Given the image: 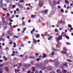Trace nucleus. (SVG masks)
Segmentation results:
<instances>
[{
  "label": "nucleus",
  "instance_id": "nucleus-1",
  "mask_svg": "<svg viewBox=\"0 0 73 73\" xmlns=\"http://www.w3.org/2000/svg\"><path fill=\"white\" fill-rule=\"evenodd\" d=\"M56 40H57V42H58L60 40H62V36L59 35L58 36V38H57V37H56Z\"/></svg>",
  "mask_w": 73,
  "mask_h": 73
},
{
  "label": "nucleus",
  "instance_id": "nucleus-2",
  "mask_svg": "<svg viewBox=\"0 0 73 73\" xmlns=\"http://www.w3.org/2000/svg\"><path fill=\"white\" fill-rule=\"evenodd\" d=\"M23 65V67H25L26 68H29L31 66V64H24Z\"/></svg>",
  "mask_w": 73,
  "mask_h": 73
},
{
  "label": "nucleus",
  "instance_id": "nucleus-3",
  "mask_svg": "<svg viewBox=\"0 0 73 73\" xmlns=\"http://www.w3.org/2000/svg\"><path fill=\"white\" fill-rule=\"evenodd\" d=\"M52 50L53 51H54V52H57V51H60V50H59L56 49L54 48H52Z\"/></svg>",
  "mask_w": 73,
  "mask_h": 73
},
{
  "label": "nucleus",
  "instance_id": "nucleus-4",
  "mask_svg": "<svg viewBox=\"0 0 73 73\" xmlns=\"http://www.w3.org/2000/svg\"><path fill=\"white\" fill-rule=\"evenodd\" d=\"M42 65V64L40 63H38L37 65V68H40L41 67Z\"/></svg>",
  "mask_w": 73,
  "mask_h": 73
},
{
  "label": "nucleus",
  "instance_id": "nucleus-5",
  "mask_svg": "<svg viewBox=\"0 0 73 73\" xmlns=\"http://www.w3.org/2000/svg\"><path fill=\"white\" fill-rule=\"evenodd\" d=\"M3 24L4 25H8V22L7 21H5L3 22Z\"/></svg>",
  "mask_w": 73,
  "mask_h": 73
},
{
  "label": "nucleus",
  "instance_id": "nucleus-6",
  "mask_svg": "<svg viewBox=\"0 0 73 73\" xmlns=\"http://www.w3.org/2000/svg\"><path fill=\"white\" fill-rule=\"evenodd\" d=\"M31 70L32 72H35V70H36V69L35 68V67H33L31 68Z\"/></svg>",
  "mask_w": 73,
  "mask_h": 73
},
{
  "label": "nucleus",
  "instance_id": "nucleus-7",
  "mask_svg": "<svg viewBox=\"0 0 73 73\" xmlns=\"http://www.w3.org/2000/svg\"><path fill=\"white\" fill-rule=\"evenodd\" d=\"M46 69V68H45L44 66H42L41 67V69L42 70H45Z\"/></svg>",
  "mask_w": 73,
  "mask_h": 73
},
{
  "label": "nucleus",
  "instance_id": "nucleus-8",
  "mask_svg": "<svg viewBox=\"0 0 73 73\" xmlns=\"http://www.w3.org/2000/svg\"><path fill=\"white\" fill-rule=\"evenodd\" d=\"M47 68L48 70H52V69H53V67L51 66H50L49 67H47Z\"/></svg>",
  "mask_w": 73,
  "mask_h": 73
},
{
  "label": "nucleus",
  "instance_id": "nucleus-9",
  "mask_svg": "<svg viewBox=\"0 0 73 73\" xmlns=\"http://www.w3.org/2000/svg\"><path fill=\"white\" fill-rule=\"evenodd\" d=\"M48 10H44V14H47L48 13Z\"/></svg>",
  "mask_w": 73,
  "mask_h": 73
},
{
  "label": "nucleus",
  "instance_id": "nucleus-10",
  "mask_svg": "<svg viewBox=\"0 0 73 73\" xmlns=\"http://www.w3.org/2000/svg\"><path fill=\"white\" fill-rule=\"evenodd\" d=\"M66 35L65 33L62 32V34L61 35V36H65Z\"/></svg>",
  "mask_w": 73,
  "mask_h": 73
},
{
  "label": "nucleus",
  "instance_id": "nucleus-11",
  "mask_svg": "<svg viewBox=\"0 0 73 73\" xmlns=\"http://www.w3.org/2000/svg\"><path fill=\"white\" fill-rule=\"evenodd\" d=\"M47 56V55L45 54H44L43 55L42 57L43 58H45V57H46V56Z\"/></svg>",
  "mask_w": 73,
  "mask_h": 73
},
{
  "label": "nucleus",
  "instance_id": "nucleus-12",
  "mask_svg": "<svg viewBox=\"0 0 73 73\" xmlns=\"http://www.w3.org/2000/svg\"><path fill=\"white\" fill-rule=\"evenodd\" d=\"M8 34L9 35H10V36H11L13 35L12 32L11 31H9Z\"/></svg>",
  "mask_w": 73,
  "mask_h": 73
},
{
  "label": "nucleus",
  "instance_id": "nucleus-13",
  "mask_svg": "<svg viewBox=\"0 0 73 73\" xmlns=\"http://www.w3.org/2000/svg\"><path fill=\"white\" fill-rule=\"evenodd\" d=\"M5 70L7 72H8L9 71V69H8V67H6L5 68Z\"/></svg>",
  "mask_w": 73,
  "mask_h": 73
},
{
  "label": "nucleus",
  "instance_id": "nucleus-14",
  "mask_svg": "<svg viewBox=\"0 0 73 73\" xmlns=\"http://www.w3.org/2000/svg\"><path fill=\"white\" fill-rule=\"evenodd\" d=\"M38 5H39L40 7H42L43 5V4L42 3H39Z\"/></svg>",
  "mask_w": 73,
  "mask_h": 73
},
{
  "label": "nucleus",
  "instance_id": "nucleus-15",
  "mask_svg": "<svg viewBox=\"0 0 73 73\" xmlns=\"http://www.w3.org/2000/svg\"><path fill=\"white\" fill-rule=\"evenodd\" d=\"M18 66H23V63L21 62L19 63Z\"/></svg>",
  "mask_w": 73,
  "mask_h": 73
},
{
  "label": "nucleus",
  "instance_id": "nucleus-16",
  "mask_svg": "<svg viewBox=\"0 0 73 73\" xmlns=\"http://www.w3.org/2000/svg\"><path fill=\"white\" fill-rule=\"evenodd\" d=\"M65 3H66V4H67L69 5V1H68V0H66L65 1Z\"/></svg>",
  "mask_w": 73,
  "mask_h": 73
},
{
  "label": "nucleus",
  "instance_id": "nucleus-17",
  "mask_svg": "<svg viewBox=\"0 0 73 73\" xmlns=\"http://www.w3.org/2000/svg\"><path fill=\"white\" fill-rule=\"evenodd\" d=\"M63 65L66 66V67H68V63H66L65 64H63Z\"/></svg>",
  "mask_w": 73,
  "mask_h": 73
},
{
  "label": "nucleus",
  "instance_id": "nucleus-18",
  "mask_svg": "<svg viewBox=\"0 0 73 73\" xmlns=\"http://www.w3.org/2000/svg\"><path fill=\"white\" fill-rule=\"evenodd\" d=\"M33 42H34V43H36V42H37V41L36 40H35V38H33Z\"/></svg>",
  "mask_w": 73,
  "mask_h": 73
},
{
  "label": "nucleus",
  "instance_id": "nucleus-19",
  "mask_svg": "<svg viewBox=\"0 0 73 73\" xmlns=\"http://www.w3.org/2000/svg\"><path fill=\"white\" fill-rule=\"evenodd\" d=\"M62 72H63V73H66V72H67V70H65L64 71V70H62Z\"/></svg>",
  "mask_w": 73,
  "mask_h": 73
},
{
  "label": "nucleus",
  "instance_id": "nucleus-20",
  "mask_svg": "<svg viewBox=\"0 0 73 73\" xmlns=\"http://www.w3.org/2000/svg\"><path fill=\"white\" fill-rule=\"evenodd\" d=\"M29 58H31V59H33V58H36L35 57V56H31L29 57Z\"/></svg>",
  "mask_w": 73,
  "mask_h": 73
},
{
  "label": "nucleus",
  "instance_id": "nucleus-21",
  "mask_svg": "<svg viewBox=\"0 0 73 73\" xmlns=\"http://www.w3.org/2000/svg\"><path fill=\"white\" fill-rule=\"evenodd\" d=\"M19 71H20V70H19L16 69L15 70V73H17V72H19Z\"/></svg>",
  "mask_w": 73,
  "mask_h": 73
},
{
  "label": "nucleus",
  "instance_id": "nucleus-22",
  "mask_svg": "<svg viewBox=\"0 0 73 73\" xmlns=\"http://www.w3.org/2000/svg\"><path fill=\"white\" fill-rule=\"evenodd\" d=\"M24 1L23 0H21L19 1V2L20 3H24Z\"/></svg>",
  "mask_w": 73,
  "mask_h": 73
},
{
  "label": "nucleus",
  "instance_id": "nucleus-23",
  "mask_svg": "<svg viewBox=\"0 0 73 73\" xmlns=\"http://www.w3.org/2000/svg\"><path fill=\"white\" fill-rule=\"evenodd\" d=\"M56 72H57V73H59V72H61V70H60V69L57 70H56Z\"/></svg>",
  "mask_w": 73,
  "mask_h": 73
},
{
  "label": "nucleus",
  "instance_id": "nucleus-24",
  "mask_svg": "<svg viewBox=\"0 0 73 73\" xmlns=\"http://www.w3.org/2000/svg\"><path fill=\"white\" fill-rule=\"evenodd\" d=\"M35 62L34 61H32L31 62H30V64H31L33 65H34L35 64Z\"/></svg>",
  "mask_w": 73,
  "mask_h": 73
},
{
  "label": "nucleus",
  "instance_id": "nucleus-25",
  "mask_svg": "<svg viewBox=\"0 0 73 73\" xmlns=\"http://www.w3.org/2000/svg\"><path fill=\"white\" fill-rule=\"evenodd\" d=\"M20 46L21 47H23L24 46V44L23 43H21V44L20 45Z\"/></svg>",
  "mask_w": 73,
  "mask_h": 73
},
{
  "label": "nucleus",
  "instance_id": "nucleus-26",
  "mask_svg": "<svg viewBox=\"0 0 73 73\" xmlns=\"http://www.w3.org/2000/svg\"><path fill=\"white\" fill-rule=\"evenodd\" d=\"M18 27V25H14L13 26V28H15L16 27Z\"/></svg>",
  "mask_w": 73,
  "mask_h": 73
},
{
  "label": "nucleus",
  "instance_id": "nucleus-27",
  "mask_svg": "<svg viewBox=\"0 0 73 73\" xmlns=\"http://www.w3.org/2000/svg\"><path fill=\"white\" fill-rule=\"evenodd\" d=\"M14 37L15 38H18L19 37L17 36L14 35Z\"/></svg>",
  "mask_w": 73,
  "mask_h": 73
},
{
  "label": "nucleus",
  "instance_id": "nucleus-28",
  "mask_svg": "<svg viewBox=\"0 0 73 73\" xmlns=\"http://www.w3.org/2000/svg\"><path fill=\"white\" fill-rule=\"evenodd\" d=\"M53 4L54 5H55L56 4V1H53Z\"/></svg>",
  "mask_w": 73,
  "mask_h": 73
},
{
  "label": "nucleus",
  "instance_id": "nucleus-29",
  "mask_svg": "<svg viewBox=\"0 0 73 73\" xmlns=\"http://www.w3.org/2000/svg\"><path fill=\"white\" fill-rule=\"evenodd\" d=\"M5 35L4 34V33H3L2 35H1V37H5Z\"/></svg>",
  "mask_w": 73,
  "mask_h": 73
},
{
  "label": "nucleus",
  "instance_id": "nucleus-30",
  "mask_svg": "<svg viewBox=\"0 0 73 73\" xmlns=\"http://www.w3.org/2000/svg\"><path fill=\"white\" fill-rule=\"evenodd\" d=\"M4 64H0V68H1L2 67H3L4 66Z\"/></svg>",
  "mask_w": 73,
  "mask_h": 73
},
{
  "label": "nucleus",
  "instance_id": "nucleus-31",
  "mask_svg": "<svg viewBox=\"0 0 73 73\" xmlns=\"http://www.w3.org/2000/svg\"><path fill=\"white\" fill-rule=\"evenodd\" d=\"M2 9H3V10H4V11H7V12L8 11V10H7L5 8H2Z\"/></svg>",
  "mask_w": 73,
  "mask_h": 73
},
{
  "label": "nucleus",
  "instance_id": "nucleus-32",
  "mask_svg": "<svg viewBox=\"0 0 73 73\" xmlns=\"http://www.w3.org/2000/svg\"><path fill=\"white\" fill-rule=\"evenodd\" d=\"M53 37V36H50V37L48 38V40H50V38H52Z\"/></svg>",
  "mask_w": 73,
  "mask_h": 73
},
{
  "label": "nucleus",
  "instance_id": "nucleus-33",
  "mask_svg": "<svg viewBox=\"0 0 73 73\" xmlns=\"http://www.w3.org/2000/svg\"><path fill=\"white\" fill-rule=\"evenodd\" d=\"M56 48H60V45H58V44H57L56 45Z\"/></svg>",
  "mask_w": 73,
  "mask_h": 73
},
{
  "label": "nucleus",
  "instance_id": "nucleus-34",
  "mask_svg": "<svg viewBox=\"0 0 73 73\" xmlns=\"http://www.w3.org/2000/svg\"><path fill=\"white\" fill-rule=\"evenodd\" d=\"M45 63V64H48V60H46L44 61Z\"/></svg>",
  "mask_w": 73,
  "mask_h": 73
},
{
  "label": "nucleus",
  "instance_id": "nucleus-35",
  "mask_svg": "<svg viewBox=\"0 0 73 73\" xmlns=\"http://www.w3.org/2000/svg\"><path fill=\"white\" fill-rule=\"evenodd\" d=\"M12 8H15L16 7V5H12Z\"/></svg>",
  "mask_w": 73,
  "mask_h": 73
},
{
  "label": "nucleus",
  "instance_id": "nucleus-36",
  "mask_svg": "<svg viewBox=\"0 0 73 73\" xmlns=\"http://www.w3.org/2000/svg\"><path fill=\"white\" fill-rule=\"evenodd\" d=\"M49 71V70H48V68H47V70H45V72L47 73V72Z\"/></svg>",
  "mask_w": 73,
  "mask_h": 73
},
{
  "label": "nucleus",
  "instance_id": "nucleus-37",
  "mask_svg": "<svg viewBox=\"0 0 73 73\" xmlns=\"http://www.w3.org/2000/svg\"><path fill=\"white\" fill-rule=\"evenodd\" d=\"M2 19L3 21H5V18L4 17L2 18Z\"/></svg>",
  "mask_w": 73,
  "mask_h": 73
},
{
  "label": "nucleus",
  "instance_id": "nucleus-38",
  "mask_svg": "<svg viewBox=\"0 0 73 73\" xmlns=\"http://www.w3.org/2000/svg\"><path fill=\"white\" fill-rule=\"evenodd\" d=\"M18 6L20 7L21 8H23V6H22V5H21L19 4Z\"/></svg>",
  "mask_w": 73,
  "mask_h": 73
},
{
  "label": "nucleus",
  "instance_id": "nucleus-39",
  "mask_svg": "<svg viewBox=\"0 0 73 73\" xmlns=\"http://www.w3.org/2000/svg\"><path fill=\"white\" fill-rule=\"evenodd\" d=\"M68 28H71V27H72V26L70 25H68Z\"/></svg>",
  "mask_w": 73,
  "mask_h": 73
},
{
  "label": "nucleus",
  "instance_id": "nucleus-40",
  "mask_svg": "<svg viewBox=\"0 0 73 73\" xmlns=\"http://www.w3.org/2000/svg\"><path fill=\"white\" fill-rule=\"evenodd\" d=\"M54 54V52H52L51 53V55H52V56H53Z\"/></svg>",
  "mask_w": 73,
  "mask_h": 73
},
{
  "label": "nucleus",
  "instance_id": "nucleus-41",
  "mask_svg": "<svg viewBox=\"0 0 73 73\" xmlns=\"http://www.w3.org/2000/svg\"><path fill=\"white\" fill-rule=\"evenodd\" d=\"M0 5H3V2L2 1H0Z\"/></svg>",
  "mask_w": 73,
  "mask_h": 73
},
{
  "label": "nucleus",
  "instance_id": "nucleus-42",
  "mask_svg": "<svg viewBox=\"0 0 73 73\" xmlns=\"http://www.w3.org/2000/svg\"><path fill=\"white\" fill-rule=\"evenodd\" d=\"M63 49L64 50H65L66 51V50H67V49H66V48H65V47H64L63 48Z\"/></svg>",
  "mask_w": 73,
  "mask_h": 73
},
{
  "label": "nucleus",
  "instance_id": "nucleus-43",
  "mask_svg": "<svg viewBox=\"0 0 73 73\" xmlns=\"http://www.w3.org/2000/svg\"><path fill=\"white\" fill-rule=\"evenodd\" d=\"M22 25L23 26L25 25V22H24V21L23 22V23H22Z\"/></svg>",
  "mask_w": 73,
  "mask_h": 73
},
{
  "label": "nucleus",
  "instance_id": "nucleus-44",
  "mask_svg": "<svg viewBox=\"0 0 73 73\" xmlns=\"http://www.w3.org/2000/svg\"><path fill=\"white\" fill-rule=\"evenodd\" d=\"M66 37L67 39H69V37L68 36H66Z\"/></svg>",
  "mask_w": 73,
  "mask_h": 73
},
{
  "label": "nucleus",
  "instance_id": "nucleus-45",
  "mask_svg": "<svg viewBox=\"0 0 73 73\" xmlns=\"http://www.w3.org/2000/svg\"><path fill=\"white\" fill-rule=\"evenodd\" d=\"M14 15H16V14L17 13L16 11L14 10Z\"/></svg>",
  "mask_w": 73,
  "mask_h": 73
},
{
  "label": "nucleus",
  "instance_id": "nucleus-46",
  "mask_svg": "<svg viewBox=\"0 0 73 73\" xmlns=\"http://www.w3.org/2000/svg\"><path fill=\"white\" fill-rule=\"evenodd\" d=\"M61 12H62V13H64V10H63L62 9H61Z\"/></svg>",
  "mask_w": 73,
  "mask_h": 73
},
{
  "label": "nucleus",
  "instance_id": "nucleus-47",
  "mask_svg": "<svg viewBox=\"0 0 73 73\" xmlns=\"http://www.w3.org/2000/svg\"><path fill=\"white\" fill-rule=\"evenodd\" d=\"M11 24H12V23H11V22H9V25H10V26H11Z\"/></svg>",
  "mask_w": 73,
  "mask_h": 73
},
{
  "label": "nucleus",
  "instance_id": "nucleus-48",
  "mask_svg": "<svg viewBox=\"0 0 73 73\" xmlns=\"http://www.w3.org/2000/svg\"><path fill=\"white\" fill-rule=\"evenodd\" d=\"M3 40V38L2 37H0V42Z\"/></svg>",
  "mask_w": 73,
  "mask_h": 73
},
{
  "label": "nucleus",
  "instance_id": "nucleus-49",
  "mask_svg": "<svg viewBox=\"0 0 73 73\" xmlns=\"http://www.w3.org/2000/svg\"><path fill=\"white\" fill-rule=\"evenodd\" d=\"M67 61H69V62H72V61H70V60L67 59Z\"/></svg>",
  "mask_w": 73,
  "mask_h": 73
},
{
  "label": "nucleus",
  "instance_id": "nucleus-50",
  "mask_svg": "<svg viewBox=\"0 0 73 73\" xmlns=\"http://www.w3.org/2000/svg\"><path fill=\"white\" fill-rule=\"evenodd\" d=\"M16 5H18V6H19V5H20V4H19V3H16Z\"/></svg>",
  "mask_w": 73,
  "mask_h": 73
},
{
  "label": "nucleus",
  "instance_id": "nucleus-51",
  "mask_svg": "<svg viewBox=\"0 0 73 73\" xmlns=\"http://www.w3.org/2000/svg\"><path fill=\"white\" fill-rule=\"evenodd\" d=\"M39 37H40V35L38 34L37 36V38H38Z\"/></svg>",
  "mask_w": 73,
  "mask_h": 73
},
{
  "label": "nucleus",
  "instance_id": "nucleus-52",
  "mask_svg": "<svg viewBox=\"0 0 73 73\" xmlns=\"http://www.w3.org/2000/svg\"><path fill=\"white\" fill-rule=\"evenodd\" d=\"M3 5L5 7H6L7 6V4L6 3H4L3 4Z\"/></svg>",
  "mask_w": 73,
  "mask_h": 73
},
{
  "label": "nucleus",
  "instance_id": "nucleus-53",
  "mask_svg": "<svg viewBox=\"0 0 73 73\" xmlns=\"http://www.w3.org/2000/svg\"><path fill=\"white\" fill-rule=\"evenodd\" d=\"M10 14L9 13H7V16L8 17H9V16H10Z\"/></svg>",
  "mask_w": 73,
  "mask_h": 73
},
{
  "label": "nucleus",
  "instance_id": "nucleus-54",
  "mask_svg": "<svg viewBox=\"0 0 73 73\" xmlns=\"http://www.w3.org/2000/svg\"><path fill=\"white\" fill-rule=\"evenodd\" d=\"M65 52L64 51H62L61 52V53L62 54H64Z\"/></svg>",
  "mask_w": 73,
  "mask_h": 73
},
{
  "label": "nucleus",
  "instance_id": "nucleus-55",
  "mask_svg": "<svg viewBox=\"0 0 73 73\" xmlns=\"http://www.w3.org/2000/svg\"><path fill=\"white\" fill-rule=\"evenodd\" d=\"M11 6H12V4H11L9 6V7L10 8L11 7Z\"/></svg>",
  "mask_w": 73,
  "mask_h": 73
},
{
  "label": "nucleus",
  "instance_id": "nucleus-56",
  "mask_svg": "<svg viewBox=\"0 0 73 73\" xmlns=\"http://www.w3.org/2000/svg\"><path fill=\"white\" fill-rule=\"evenodd\" d=\"M62 21L61 20L60 22V24H62Z\"/></svg>",
  "mask_w": 73,
  "mask_h": 73
},
{
  "label": "nucleus",
  "instance_id": "nucleus-57",
  "mask_svg": "<svg viewBox=\"0 0 73 73\" xmlns=\"http://www.w3.org/2000/svg\"><path fill=\"white\" fill-rule=\"evenodd\" d=\"M40 13H44V11H40Z\"/></svg>",
  "mask_w": 73,
  "mask_h": 73
},
{
  "label": "nucleus",
  "instance_id": "nucleus-58",
  "mask_svg": "<svg viewBox=\"0 0 73 73\" xmlns=\"http://www.w3.org/2000/svg\"><path fill=\"white\" fill-rule=\"evenodd\" d=\"M15 55L14 54H11L12 56H15Z\"/></svg>",
  "mask_w": 73,
  "mask_h": 73
},
{
  "label": "nucleus",
  "instance_id": "nucleus-59",
  "mask_svg": "<svg viewBox=\"0 0 73 73\" xmlns=\"http://www.w3.org/2000/svg\"><path fill=\"white\" fill-rule=\"evenodd\" d=\"M19 9L18 8H17L16 9V11H19Z\"/></svg>",
  "mask_w": 73,
  "mask_h": 73
},
{
  "label": "nucleus",
  "instance_id": "nucleus-60",
  "mask_svg": "<svg viewBox=\"0 0 73 73\" xmlns=\"http://www.w3.org/2000/svg\"><path fill=\"white\" fill-rule=\"evenodd\" d=\"M9 36H7V38H8V39H9Z\"/></svg>",
  "mask_w": 73,
  "mask_h": 73
},
{
  "label": "nucleus",
  "instance_id": "nucleus-61",
  "mask_svg": "<svg viewBox=\"0 0 73 73\" xmlns=\"http://www.w3.org/2000/svg\"><path fill=\"white\" fill-rule=\"evenodd\" d=\"M40 61V58H38L37 59V61Z\"/></svg>",
  "mask_w": 73,
  "mask_h": 73
},
{
  "label": "nucleus",
  "instance_id": "nucleus-62",
  "mask_svg": "<svg viewBox=\"0 0 73 73\" xmlns=\"http://www.w3.org/2000/svg\"><path fill=\"white\" fill-rule=\"evenodd\" d=\"M17 46L16 45H14L13 47V48H16V47Z\"/></svg>",
  "mask_w": 73,
  "mask_h": 73
},
{
  "label": "nucleus",
  "instance_id": "nucleus-63",
  "mask_svg": "<svg viewBox=\"0 0 73 73\" xmlns=\"http://www.w3.org/2000/svg\"><path fill=\"white\" fill-rule=\"evenodd\" d=\"M5 50H8V47H6V48Z\"/></svg>",
  "mask_w": 73,
  "mask_h": 73
},
{
  "label": "nucleus",
  "instance_id": "nucleus-64",
  "mask_svg": "<svg viewBox=\"0 0 73 73\" xmlns=\"http://www.w3.org/2000/svg\"><path fill=\"white\" fill-rule=\"evenodd\" d=\"M42 73V71L40 70L39 71V73Z\"/></svg>",
  "mask_w": 73,
  "mask_h": 73
}]
</instances>
